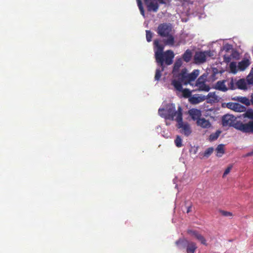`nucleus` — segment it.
Instances as JSON below:
<instances>
[{
	"mask_svg": "<svg viewBox=\"0 0 253 253\" xmlns=\"http://www.w3.org/2000/svg\"><path fill=\"white\" fill-rule=\"evenodd\" d=\"M220 213L222 214V215H223L225 216H228L232 215V213L231 212L224 211H221Z\"/></svg>",
	"mask_w": 253,
	"mask_h": 253,
	"instance_id": "a19ab883",
	"label": "nucleus"
},
{
	"mask_svg": "<svg viewBox=\"0 0 253 253\" xmlns=\"http://www.w3.org/2000/svg\"><path fill=\"white\" fill-rule=\"evenodd\" d=\"M187 70L185 68L182 69L180 73L177 75L178 80L182 83H184L185 84H187Z\"/></svg>",
	"mask_w": 253,
	"mask_h": 253,
	"instance_id": "9b49d317",
	"label": "nucleus"
},
{
	"mask_svg": "<svg viewBox=\"0 0 253 253\" xmlns=\"http://www.w3.org/2000/svg\"><path fill=\"white\" fill-rule=\"evenodd\" d=\"M197 125L204 128H209L211 126V124L209 120L203 118L197 120Z\"/></svg>",
	"mask_w": 253,
	"mask_h": 253,
	"instance_id": "ddd939ff",
	"label": "nucleus"
},
{
	"mask_svg": "<svg viewBox=\"0 0 253 253\" xmlns=\"http://www.w3.org/2000/svg\"><path fill=\"white\" fill-rule=\"evenodd\" d=\"M246 107L241 105L238 103H236V105H235L234 111L237 112H244L246 111Z\"/></svg>",
	"mask_w": 253,
	"mask_h": 253,
	"instance_id": "bb28decb",
	"label": "nucleus"
},
{
	"mask_svg": "<svg viewBox=\"0 0 253 253\" xmlns=\"http://www.w3.org/2000/svg\"><path fill=\"white\" fill-rule=\"evenodd\" d=\"M192 206H190L187 208V213H189L191 211Z\"/></svg>",
	"mask_w": 253,
	"mask_h": 253,
	"instance_id": "79ce46f5",
	"label": "nucleus"
},
{
	"mask_svg": "<svg viewBox=\"0 0 253 253\" xmlns=\"http://www.w3.org/2000/svg\"><path fill=\"white\" fill-rule=\"evenodd\" d=\"M236 105V103L235 102H229L226 104V107L230 109H231L234 111L235 105Z\"/></svg>",
	"mask_w": 253,
	"mask_h": 253,
	"instance_id": "c9c22d12",
	"label": "nucleus"
},
{
	"mask_svg": "<svg viewBox=\"0 0 253 253\" xmlns=\"http://www.w3.org/2000/svg\"><path fill=\"white\" fill-rule=\"evenodd\" d=\"M172 27L169 24L162 23L159 25L157 32L161 37L167 38L164 39L163 42L165 45L172 46L174 44V38L171 34Z\"/></svg>",
	"mask_w": 253,
	"mask_h": 253,
	"instance_id": "7ed1b4c3",
	"label": "nucleus"
},
{
	"mask_svg": "<svg viewBox=\"0 0 253 253\" xmlns=\"http://www.w3.org/2000/svg\"><path fill=\"white\" fill-rule=\"evenodd\" d=\"M154 46L156 62L161 68V69L159 68L156 69L155 75V80L159 81L165 66L170 65L173 63L174 54L171 50H167L164 52V46L159 43L158 40H154Z\"/></svg>",
	"mask_w": 253,
	"mask_h": 253,
	"instance_id": "f257e3e1",
	"label": "nucleus"
},
{
	"mask_svg": "<svg viewBox=\"0 0 253 253\" xmlns=\"http://www.w3.org/2000/svg\"><path fill=\"white\" fill-rule=\"evenodd\" d=\"M205 80H206V76H204V75L201 76L197 80L196 84L204 83H205Z\"/></svg>",
	"mask_w": 253,
	"mask_h": 253,
	"instance_id": "e433bc0d",
	"label": "nucleus"
},
{
	"mask_svg": "<svg viewBox=\"0 0 253 253\" xmlns=\"http://www.w3.org/2000/svg\"><path fill=\"white\" fill-rule=\"evenodd\" d=\"M247 156H253V150L251 152L247 154Z\"/></svg>",
	"mask_w": 253,
	"mask_h": 253,
	"instance_id": "37998d69",
	"label": "nucleus"
},
{
	"mask_svg": "<svg viewBox=\"0 0 253 253\" xmlns=\"http://www.w3.org/2000/svg\"><path fill=\"white\" fill-rule=\"evenodd\" d=\"M174 143H175V145L177 147H181L182 146V139L181 138V137L177 135L174 140Z\"/></svg>",
	"mask_w": 253,
	"mask_h": 253,
	"instance_id": "72a5a7b5",
	"label": "nucleus"
},
{
	"mask_svg": "<svg viewBox=\"0 0 253 253\" xmlns=\"http://www.w3.org/2000/svg\"><path fill=\"white\" fill-rule=\"evenodd\" d=\"M232 168V166H228L226 169L225 170L224 173L223 174V177H225L226 175H227L230 171L231 169Z\"/></svg>",
	"mask_w": 253,
	"mask_h": 253,
	"instance_id": "ea45409f",
	"label": "nucleus"
},
{
	"mask_svg": "<svg viewBox=\"0 0 253 253\" xmlns=\"http://www.w3.org/2000/svg\"><path fill=\"white\" fill-rule=\"evenodd\" d=\"M194 62L196 64H201L206 60V54L204 51H196L193 57Z\"/></svg>",
	"mask_w": 253,
	"mask_h": 253,
	"instance_id": "1a4fd4ad",
	"label": "nucleus"
},
{
	"mask_svg": "<svg viewBox=\"0 0 253 253\" xmlns=\"http://www.w3.org/2000/svg\"><path fill=\"white\" fill-rule=\"evenodd\" d=\"M189 114L191 116L192 120L197 121L200 118L201 116V112L199 110L196 109H193L189 111Z\"/></svg>",
	"mask_w": 253,
	"mask_h": 253,
	"instance_id": "4468645a",
	"label": "nucleus"
},
{
	"mask_svg": "<svg viewBox=\"0 0 253 253\" xmlns=\"http://www.w3.org/2000/svg\"><path fill=\"white\" fill-rule=\"evenodd\" d=\"M213 147L208 148L206 150V151H205L204 153L201 154V155L202 156V157L201 158V159H202L203 158H204V157L209 158L210 157V156H211V155L213 153Z\"/></svg>",
	"mask_w": 253,
	"mask_h": 253,
	"instance_id": "393cba45",
	"label": "nucleus"
},
{
	"mask_svg": "<svg viewBox=\"0 0 253 253\" xmlns=\"http://www.w3.org/2000/svg\"><path fill=\"white\" fill-rule=\"evenodd\" d=\"M175 244L180 249L185 248L186 253H195L197 249V246L195 243L189 241L185 238L179 239L176 241Z\"/></svg>",
	"mask_w": 253,
	"mask_h": 253,
	"instance_id": "20e7f679",
	"label": "nucleus"
},
{
	"mask_svg": "<svg viewBox=\"0 0 253 253\" xmlns=\"http://www.w3.org/2000/svg\"><path fill=\"white\" fill-rule=\"evenodd\" d=\"M223 144H219L216 147L215 151L216 152V156L221 157L222 155L225 153Z\"/></svg>",
	"mask_w": 253,
	"mask_h": 253,
	"instance_id": "412c9836",
	"label": "nucleus"
},
{
	"mask_svg": "<svg viewBox=\"0 0 253 253\" xmlns=\"http://www.w3.org/2000/svg\"><path fill=\"white\" fill-rule=\"evenodd\" d=\"M247 82L249 84H253V68L247 77Z\"/></svg>",
	"mask_w": 253,
	"mask_h": 253,
	"instance_id": "2f4dec72",
	"label": "nucleus"
},
{
	"mask_svg": "<svg viewBox=\"0 0 253 253\" xmlns=\"http://www.w3.org/2000/svg\"><path fill=\"white\" fill-rule=\"evenodd\" d=\"M207 99L208 103H215L218 101L219 97L215 92H211L207 95Z\"/></svg>",
	"mask_w": 253,
	"mask_h": 253,
	"instance_id": "dca6fc26",
	"label": "nucleus"
},
{
	"mask_svg": "<svg viewBox=\"0 0 253 253\" xmlns=\"http://www.w3.org/2000/svg\"><path fill=\"white\" fill-rule=\"evenodd\" d=\"M220 133L221 131L217 130L215 133H211L209 136L210 141H213L216 140L219 137Z\"/></svg>",
	"mask_w": 253,
	"mask_h": 253,
	"instance_id": "cd10ccee",
	"label": "nucleus"
},
{
	"mask_svg": "<svg viewBox=\"0 0 253 253\" xmlns=\"http://www.w3.org/2000/svg\"><path fill=\"white\" fill-rule=\"evenodd\" d=\"M141 14L145 17V11L141 0H136Z\"/></svg>",
	"mask_w": 253,
	"mask_h": 253,
	"instance_id": "7c9ffc66",
	"label": "nucleus"
},
{
	"mask_svg": "<svg viewBox=\"0 0 253 253\" xmlns=\"http://www.w3.org/2000/svg\"><path fill=\"white\" fill-rule=\"evenodd\" d=\"M147 10L149 11L157 12L159 9V4H165V0H144Z\"/></svg>",
	"mask_w": 253,
	"mask_h": 253,
	"instance_id": "6e6552de",
	"label": "nucleus"
},
{
	"mask_svg": "<svg viewBox=\"0 0 253 253\" xmlns=\"http://www.w3.org/2000/svg\"><path fill=\"white\" fill-rule=\"evenodd\" d=\"M203 100L200 97L192 96L191 97L189 101L191 103L193 104H197L202 101Z\"/></svg>",
	"mask_w": 253,
	"mask_h": 253,
	"instance_id": "a878e982",
	"label": "nucleus"
},
{
	"mask_svg": "<svg viewBox=\"0 0 253 253\" xmlns=\"http://www.w3.org/2000/svg\"><path fill=\"white\" fill-rule=\"evenodd\" d=\"M206 54V57H212L214 55L213 51L211 50L204 51Z\"/></svg>",
	"mask_w": 253,
	"mask_h": 253,
	"instance_id": "58836bf2",
	"label": "nucleus"
},
{
	"mask_svg": "<svg viewBox=\"0 0 253 253\" xmlns=\"http://www.w3.org/2000/svg\"><path fill=\"white\" fill-rule=\"evenodd\" d=\"M181 83L182 82H180L179 80L178 81L174 80L172 81L171 84L174 86L177 90L180 91L181 90H182Z\"/></svg>",
	"mask_w": 253,
	"mask_h": 253,
	"instance_id": "5701e85b",
	"label": "nucleus"
},
{
	"mask_svg": "<svg viewBox=\"0 0 253 253\" xmlns=\"http://www.w3.org/2000/svg\"><path fill=\"white\" fill-rule=\"evenodd\" d=\"M176 122V126L178 128L181 129L180 131L181 133L186 136H188L191 134L192 130L190 126L187 123H183V118L181 117V114H179L178 121Z\"/></svg>",
	"mask_w": 253,
	"mask_h": 253,
	"instance_id": "423d86ee",
	"label": "nucleus"
},
{
	"mask_svg": "<svg viewBox=\"0 0 253 253\" xmlns=\"http://www.w3.org/2000/svg\"><path fill=\"white\" fill-rule=\"evenodd\" d=\"M226 84L228 87V89H233L234 88V84L233 79L226 80Z\"/></svg>",
	"mask_w": 253,
	"mask_h": 253,
	"instance_id": "473e14b6",
	"label": "nucleus"
},
{
	"mask_svg": "<svg viewBox=\"0 0 253 253\" xmlns=\"http://www.w3.org/2000/svg\"><path fill=\"white\" fill-rule=\"evenodd\" d=\"M226 84V80L219 81L215 84V88L222 91H226L228 90Z\"/></svg>",
	"mask_w": 253,
	"mask_h": 253,
	"instance_id": "f8f14e48",
	"label": "nucleus"
},
{
	"mask_svg": "<svg viewBox=\"0 0 253 253\" xmlns=\"http://www.w3.org/2000/svg\"><path fill=\"white\" fill-rule=\"evenodd\" d=\"M237 129L243 133L253 134V120L246 123L240 121L239 124L237 126Z\"/></svg>",
	"mask_w": 253,
	"mask_h": 253,
	"instance_id": "0eeeda50",
	"label": "nucleus"
},
{
	"mask_svg": "<svg viewBox=\"0 0 253 253\" xmlns=\"http://www.w3.org/2000/svg\"><path fill=\"white\" fill-rule=\"evenodd\" d=\"M182 64V61L181 58H179L176 60L174 64L172 70V74L173 75H175L176 73L178 72L179 69L181 66Z\"/></svg>",
	"mask_w": 253,
	"mask_h": 253,
	"instance_id": "f3484780",
	"label": "nucleus"
},
{
	"mask_svg": "<svg viewBox=\"0 0 253 253\" xmlns=\"http://www.w3.org/2000/svg\"><path fill=\"white\" fill-rule=\"evenodd\" d=\"M187 232L188 234L190 235L191 236L195 237L198 240L200 241L202 244L207 245L206 240L205 238L198 231L191 229H188Z\"/></svg>",
	"mask_w": 253,
	"mask_h": 253,
	"instance_id": "9d476101",
	"label": "nucleus"
},
{
	"mask_svg": "<svg viewBox=\"0 0 253 253\" xmlns=\"http://www.w3.org/2000/svg\"><path fill=\"white\" fill-rule=\"evenodd\" d=\"M196 85L198 87L199 90L209 91L210 89L209 85H207L205 83L196 84Z\"/></svg>",
	"mask_w": 253,
	"mask_h": 253,
	"instance_id": "b1692460",
	"label": "nucleus"
},
{
	"mask_svg": "<svg viewBox=\"0 0 253 253\" xmlns=\"http://www.w3.org/2000/svg\"><path fill=\"white\" fill-rule=\"evenodd\" d=\"M238 101L240 102L245 104L247 106H249L250 105V101L249 99L246 97H240L238 98Z\"/></svg>",
	"mask_w": 253,
	"mask_h": 253,
	"instance_id": "c85d7f7f",
	"label": "nucleus"
},
{
	"mask_svg": "<svg viewBox=\"0 0 253 253\" xmlns=\"http://www.w3.org/2000/svg\"><path fill=\"white\" fill-rule=\"evenodd\" d=\"M153 37L152 33L149 30L146 31V40L148 42H150L152 41V38Z\"/></svg>",
	"mask_w": 253,
	"mask_h": 253,
	"instance_id": "f704fd0d",
	"label": "nucleus"
},
{
	"mask_svg": "<svg viewBox=\"0 0 253 253\" xmlns=\"http://www.w3.org/2000/svg\"><path fill=\"white\" fill-rule=\"evenodd\" d=\"M192 57V51L190 49H187L182 55V59L188 63L191 60Z\"/></svg>",
	"mask_w": 253,
	"mask_h": 253,
	"instance_id": "6ab92c4d",
	"label": "nucleus"
},
{
	"mask_svg": "<svg viewBox=\"0 0 253 253\" xmlns=\"http://www.w3.org/2000/svg\"><path fill=\"white\" fill-rule=\"evenodd\" d=\"M251 64L250 60L244 59L238 63V67L240 71L245 70Z\"/></svg>",
	"mask_w": 253,
	"mask_h": 253,
	"instance_id": "2eb2a0df",
	"label": "nucleus"
},
{
	"mask_svg": "<svg viewBox=\"0 0 253 253\" xmlns=\"http://www.w3.org/2000/svg\"><path fill=\"white\" fill-rule=\"evenodd\" d=\"M242 117L244 118H248L251 120V121L253 120V110L252 109L246 110L245 113L242 114Z\"/></svg>",
	"mask_w": 253,
	"mask_h": 253,
	"instance_id": "aec40b11",
	"label": "nucleus"
},
{
	"mask_svg": "<svg viewBox=\"0 0 253 253\" xmlns=\"http://www.w3.org/2000/svg\"><path fill=\"white\" fill-rule=\"evenodd\" d=\"M237 85L239 89L244 90L247 89V82L244 79L239 80L237 83Z\"/></svg>",
	"mask_w": 253,
	"mask_h": 253,
	"instance_id": "4be33fe9",
	"label": "nucleus"
},
{
	"mask_svg": "<svg viewBox=\"0 0 253 253\" xmlns=\"http://www.w3.org/2000/svg\"><path fill=\"white\" fill-rule=\"evenodd\" d=\"M199 71L198 70H194L190 74H188L187 83L194 81L198 76Z\"/></svg>",
	"mask_w": 253,
	"mask_h": 253,
	"instance_id": "a211bd4d",
	"label": "nucleus"
},
{
	"mask_svg": "<svg viewBox=\"0 0 253 253\" xmlns=\"http://www.w3.org/2000/svg\"><path fill=\"white\" fill-rule=\"evenodd\" d=\"M240 121L232 115L226 114L222 117V125L223 126H232L237 129V126L239 124Z\"/></svg>",
	"mask_w": 253,
	"mask_h": 253,
	"instance_id": "39448f33",
	"label": "nucleus"
},
{
	"mask_svg": "<svg viewBox=\"0 0 253 253\" xmlns=\"http://www.w3.org/2000/svg\"><path fill=\"white\" fill-rule=\"evenodd\" d=\"M159 115L166 120L170 121H178L179 114L182 117V109L179 106L177 110H175V106L173 103L167 104L164 108H159L158 110Z\"/></svg>",
	"mask_w": 253,
	"mask_h": 253,
	"instance_id": "f03ea898",
	"label": "nucleus"
},
{
	"mask_svg": "<svg viewBox=\"0 0 253 253\" xmlns=\"http://www.w3.org/2000/svg\"><path fill=\"white\" fill-rule=\"evenodd\" d=\"M251 102H252V104L253 105V96H252Z\"/></svg>",
	"mask_w": 253,
	"mask_h": 253,
	"instance_id": "c03bdc74",
	"label": "nucleus"
},
{
	"mask_svg": "<svg viewBox=\"0 0 253 253\" xmlns=\"http://www.w3.org/2000/svg\"><path fill=\"white\" fill-rule=\"evenodd\" d=\"M182 93V95L185 98L189 97L191 95V91L187 88L183 89L180 91Z\"/></svg>",
	"mask_w": 253,
	"mask_h": 253,
	"instance_id": "c756f323",
	"label": "nucleus"
},
{
	"mask_svg": "<svg viewBox=\"0 0 253 253\" xmlns=\"http://www.w3.org/2000/svg\"><path fill=\"white\" fill-rule=\"evenodd\" d=\"M230 68L233 73H236V65L235 63L231 62L230 64Z\"/></svg>",
	"mask_w": 253,
	"mask_h": 253,
	"instance_id": "4c0bfd02",
	"label": "nucleus"
}]
</instances>
